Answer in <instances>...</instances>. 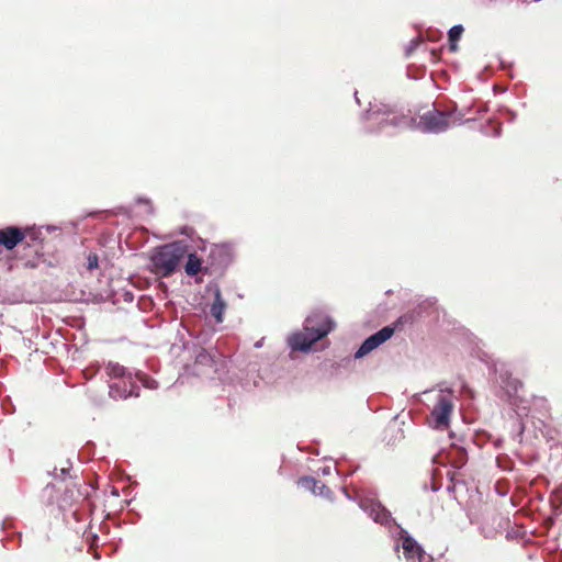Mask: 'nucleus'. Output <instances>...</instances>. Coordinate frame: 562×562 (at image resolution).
Returning a JSON list of instances; mask_svg holds the SVG:
<instances>
[{
	"label": "nucleus",
	"mask_w": 562,
	"mask_h": 562,
	"mask_svg": "<svg viewBox=\"0 0 562 562\" xmlns=\"http://www.w3.org/2000/svg\"><path fill=\"white\" fill-rule=\"evenodd\" d=\"M361 121L364 123L367 133L391 135L396 130L409 127L413 119L380 102L370 103L369 109L362 113Z\"/></svg>",
	"instance_id": "f257e3e1"
},
{
	"label": "nucleus",
	"mask_w": 562,
	"mask_h": 562,
	"mask_svg": "<svg viewBox=\"0 0 562 562\" xmlns=\"http://www.w3.org/2000/svg\"><path fill=\"white\" fill-rule=\"evenodd\" d=\"M335 327V322L318 313L305 318L303 330L288 337V345L293 351L308 352L312 346L326 337Z\"/></svg>",
	"instance_id": "f03ea898"
},
{
	"label": "nucleus",
	"mask_w": 562,
	"mask_h": 562,
	"mask_svg": "<svg viewBox=\"0 0 562 562\" xmlns=\"http://www.w3.org/2000/svg\"><path fill=\"white\" fill-rule=\"evenodd\" d=\"M184 255V247L180 243H170L156 247L150 257L151 271L161 277L173 274Z\"/></svg>",
	"instance_id": "7ed1b4c3"
},
{
	"label": "nucleus",
	"mask_w": 562,
	"mask_h": 562,
	"mask_svg": "<svg viewBox=\"0 0 562 562\" xmlns=\"http://www.w3.org/2000/svg\"><path fill=\"white\" fill-rule=\"evenodd\" d=\"M453 407L454 404L452 391L441 390L430 413L432 427L435 429L443 430L449 427L450 416L453 412Z\"/></svg>",
	"instance_id": "20e7f679"
},
{
	"label": "nucleus",
	"mask_w": 562,
	"mask_h": 562,
	"mask_svg": "<svg viewBox=\"0 0 562 562\" xmlns=\"http://www.w3.org/2000/svg\"><path fill=\"white\" fill-rule=\"evenodd\" d=\"M452 112L431 110L424 113L419 119L418 127L423 133L440 134L446 132L450 124L449 117Z\"/></svg>",
	"instance_id": "39448f33"
},
{
	"label": "nucleus",
	"mask_w": 562,
	"mask_h": 562,
	"mask_svg": "<svg viewBox=\"0 0 562 562\" xmlns=\"http://www.w3.org/2000/svg\"><path fill=\"white\" fill-rule=\"evenodd\" d=\"M359 506L372 518L374 522L385 527L396 525L391 512L383 506L381 502L374 499H362L360 501Z\"/></svg>",
	"instance_id": "423d86ee"
},
{
	"label": "nucleus",
	"mask_w": 562,
	"mask_h": 562,
	"mask_svg": "<svg viewBox=\"0 0 562 562\" xmlns=\"http://www.w3.org/2000/svg\"><path fill=\"white\" fill-rule=\"evenodd\" d=\"M394 335V328L391 326H384L380 330L375 331L374 334L370 335L368 338H366L360 347L355 352L353 357L355 359H361L378 347H380L382 344L387 341L392 336Z\"/></svg>",
	"instance_id": "0eeeda50"
},
{
	"label": "nucleus",
	"mask_w": 562,
	"mask_h": 562,
	"mask_svg": "<svg viewBox=\"0 0 562 562\" xmlns=\"http://www.w3.org/2000/svg\"><path fill=\"white\" fill-rule=\"evenodd\" d=\"M109 396L113 400H126L139 396V386L136 385L133 374L127 380H119L109 385Z\"/></svg>",
	"instance_id": "6e6552de"
},
{
	"label": "nucleus",
	"mask_w": 562,
	"mask_h": 562,
	"mask_svg": "<svg viewBox=\"0 0 562 562\" xmlns=\"http://www.w3.org/2000/svg\"><path fill=\"white\" fill-rule=\"evenodd\" d=\"M400 539L403 548V553L406 560L423 562L426 555L423 547L417 540L408 533L407 530L401 529Z\"/></svg>",
	"instance_id": "1a4fd4ad"
},
{
	"label": "nucleus",
	"mask_w": 562,
	"mask_h": 562,
	"mask_svg": "<svg viewBox=\"0 0 562 562\" xmlns=\"http://www.w3.org/2000/svg\"><path fill=\"white\" fill-rule=\"evenodd\" d=\"M497 373V380L504 392L505 400L510 402L516 396L518 389L521 386V382L518 379L513 378L512 372L502 364L495 369Z\"/></svg>",
	"instance_id": "9d476101"
},
{
	"label": "nucleus",
	"mask_w": 562,
	"mask_h": 562,
	"mask_svg": "<svg viewBox=\"0 0 562 562\" xmlns=\"http://www.w3.org/2000/svg\"><path fill=\"white\" fill-rule=\"evenodd\" d=\"M26 238V231L24 228L11 225L0 228V246L7 250L14 249Z\"/></svg>",
	"instance_id": "9b49d317"
},
{
	"label": "nucleus",
	"mask_w": 562,
	"mask_h": 562,
	"mask_svg": "<svg viewBox=\"0 0 562 562\" xmlns=\"http://www.w3.org/2000/svg\"><path fill=\"white\" fill-rule=\"evenodd\" d=\"M210 259L212 265H216L218 268L224 269L233 261L232 248L226 245L215 246L210 252Z\"/></svg>",
	"instance_id": "f8f14e48"
},
{
	"label": "nucleus",
	"mask_w": 562,
	"mask_h": 562,
	"mask_svg": "<svg viewBox=\"0 0 562 562\" xmlns=\"http://www.w3.org/2000/svg\"><path fill=\"white\" fill-rule=\"evenodd\" d=\"M227 307L225 300L222 296L221 290L218 288L214 291V300L210 305V314L215 318L216 323L223 322V315Z\"/></svg>",
	"instance_id": "ddd939ff"
},
{
	"label": "nucleus",
	"mask_w": 562,
	"mask_h": 562,
	"mask_svg": "<svg viewBox=\"0 0 562 562\" xmlns=\"http://www.w3.org/2000/svg\"><path fill=\"white\" fill-rule=\"evenodd\" d=\"M105 372L108 376L112 379L119 380H127L128 381V374H133L128 369L125 367L116 363V362H109L105 367Z\"/></svg>",
	"instance_id": "4468645a"
},
{
	"label": "nucleus",
	"mask_w": 562,
	"mask_h": 562,
	"mask_svg": "<svg viewBox=\"0 0 562 562\" xmlns=\"http://www.w3.org/2000/svg\"><path fill=\"white\" fill-rule=\"evenodd\" d=\"M201 270H202V259L195 252L189 254L186 265H184V272L189 277H194Z\"/></svg>",
	"instance_id": "2eb2a0df"
},
{
	"label": "nucleus",
	"mask_w": 562,
	"mask_h": 562,
	"mask_svg": "<svg viewBox=\"0 0 562 562\" xmlns=\"http://www.w3.org/2000/svg\"><path fill=\"white\" fill-rule=\"evenodd\" d=\"M133 376L136 381V385L140 383L144 387L149 390H156L158 387V382L142 371H136Z\"/></svg>",
	"instance_id": "dca6fc26"
},
{
	"label": "nucleus",
	"mask_w": 562,
	"mask_h": 562,
	"mask_svg": "<svg viewBox=\"0 0 562 562\" xmlns=\"http://www.w3.org/2000/svg\"><path fill=\"white\" fill-rule=\"evenodd\" d=\"M214 360L209 351L201 348L195 355V366L212 367Z\"/></svg>",
	"instance_id": "f3484780"
},
{
	"label": "nucleus",
	"mask_w": 562,
	"mask_h": 562,
	"mask_svg": "<svg viewBox=\"0 0 562 562\" xmlns=\"http://www.w3.org/2000/svg\"><path fill=\"white\" fill-rule=\"evenodd\" d=\"M297 483L300 486L307 491H311L315 495L316 487L319 484V481H317L313 476H303L299 480Z\"/></svg>",
	"instance_id": "a211bd4d"
},
{
	"label": "nucleus",
	"mask_w": 562,
	"mask_h": 562,
	"mask_svg": "<svg viewBox=\"0 0 562 562\" xmlns=\"http://www.w3.org/2000/svg\"><path fill=\"white\" fill-rule=\"evenodd\" d=\"M482 133L486 136L499 137L502 134V125H492V122L490 121L485 126L482 127Z\"/></svg>",
	"instance_id": "6ab92c4d"
},
{
	"label": "nucleus",
	"mask_w": 562,
	"mask_h": 562,
	"mask_svg": "<svg viewBox=\"0 0 562 562\" xmlns=\"http://www.w3.org/2000/svg\"><path fill=\"white\" fill-rule=\"evenodd\" d=\"M463 31H464V29H463V26L461 24L453 25L448 31V40H449V42H458L461 38Z\"/></svg>",
	"instance_id": "aec40b11"
},
{
	"label": "nucleus",
	"mask_w": 562,
	"mask_h": 562,
	"mask_svg": "<svg viewBox=\"0 0 562 562\" xmlns=\"http://www.w3.org/2000/svg\"><path fill=\"white\" fill-rule=\"evenodd\" d=\"M75 491L71 488H66L64 494L60 497V507L70 506L75 501Z\"/></svg>",
	"instance_id": "412c9836"
},
{
	"label": "nucleus",
	"mask_w": 562,
	"mask_h": 562,
	"mask_svg": "<svg viewBox=\"0 0 562 562\" xmlns=\"http://www.w3.org/2000/svg\"><path fill=\"white\" fill-rule=\"evenodd\" d=\"M315 495L330 498L333 495V492L326 484H324L323 482L319 481V484L316 487Z\"/></svg>",
	"instance_id": "4be33fe9"
},
{
	"label": "nucleus",
	"mask_w": 562,
	"mask_h": 562,
	"mask_svg": "<svg viewBox=\"0 0 562 562\" xmlns=\"http://www.w3.org/2000/svg\"><path fill=\"white\" fill-rule=\"evenodd\" d=\"M24 231H26V238L29 237L30 241L36 243V241L41 240V232L40 231H35L30 227L25 228Z\"/></svg>",
	"instance_id": "5701e85b"
},
{
	"label": "nucleus",
	"mask_w": 562,
	"mask_h": 562,
	"mask_svg": "<svg viewBox=\"0 0 562 562\" xmlns=\"http://www.w3.org/2000/svg\"><path fill=\"white\" fill-rule=\"evenodd\" d=\"M99 266V258L95 254H89L87 258V268L88 270L97 269Z\"/></svg>",
	"instance_id": "b1692460"
},
{
	"label": "nucleus",
	"mask_w": 562,
	"mask_h": 562,
	"mask_svg": "<svg viewBox=\"0 0 562 562\" xmlns=\"http://www.w3.org/2000/svg\"><path fill=\"white\" fill-rule=\"evenodd\" d=\"M419 38L412 40L405 48V55L408 57L419 45Z\"/></svg>",
	"instance_id": "393cba45"
},
{
	"label": "nucleus",
	"mask_w": 562,
	"mask_h": 562,
	"mask_svg": "<svg viewBox=\"0 0 562 562\" xmlns=\"http://www.w3.org/2000/svg\"><path fill=\"white\" fill-rule=\"evenodd\" d=\"M66 464H67L66 467H63V468L59 470V472H60V473H59V477H60L61 480H64V479L68 475L69 470H70V468H71V465H72L69 459L66 461Z\"/></svg>",
	"instance_id": "a878e982"
},
{
	"label": "nucleus",
	"mask_w": 562,
	"mask_h": 562,
	"mask_svg": "<svg viewBox=\"0 0 562 562\" xmlns=\"http://www.w3.org/2000/svg\"><path fill=\"white\" fill-rule=\"evenodd\" d=\"M136 202L138 204H142V203L146 204L148 206V213H153V207L150 205L149 199L139 196V198L136 199Z\"/></svg>",
	"instance_id": "bb28decb"
},
{
	"label": "nucleus",
	"mask_w": 562,
	"mask_h": 562,
	"mask_svg": "<svg viewBox=\"0 0 562 562\" xmlns=\"http://www.w3.org/2000/svg\"><path fill=\"white\" fill-rule=\"evenodd\" d=\"M517 427H518V430H517L516 438H517L519 441H521V437H522V434H524V431H525V426H524V424L519 420V422L517 423Z\"/></svg>",
	"instance_id": "cd10ccee"
},
{
	"label": "nucleus",
	"mask_w": 562,
	"mask_h": 562,
	"mask_svg": "<svg viewBox=\"0 0 562 562\" xmlns=\"http://www.w3.org/2000/svg\"><path fill=\"white\" fill-rule=\"evenodd\" d=\"M123 296H124V301L125 302H130L131 303L134 300V294L132 292H130V291H126Z\"/></svg>",
	"instance_id": "c85d7f7f"
},
{
	"label": "nucleus",
	"mask_w": 562,
	"mask_h": 562,
	"mask_svg": "<svg viewBox=\"0 0 562 562\" xmlns=\"http://www.w3.org/2000/svg\"><path fill=\"white\" fill-rule=\"evenodd\" d=\"M449 48L451 52H457L458 49V42H449Z\"/></svg>",
	"instance_id": "c756f323"
},
{
	"label": "nucleus",
	"mask_w": 562,
	"mask_h": 562,
	"mask_svg": "<svg viewBox=\"0 0 562 562\" xmlns=\"http://www.w3.org/2000/svg\"><path fill=\"white\" fill-rule=\"evenodd\" d=\"M322 473H323L324 475H328V474L330 473V468H329V467H324V468L322 469Z\"/></svg>",
	"instance_id": "7c9ffc66"
},
{
	"label": "nucleus",
	"mask_w": 562,
	"mask_h": 562,
	"mask_svg": "<svg viewBox=\"0 0 562 562\" xmlns=\"http://www.w3.org/2000/svg\"><path fill=\"white\" fill-rule=\"evenodd\" d=\"M49 474L53 475L54 477H59L57 468H55Z\"/></svg>",
	"instance_id": "2f4dec72"
},
{
	"label": "nucleus",
	"mask_w": 562,
	"mask_h": 562,
	"mask_svg": "<svg viewBox=\"0 0 562 562\" xmlns=\"http://www.w3.org/2000/svg\"><path fill=\"white\" fill-rule=\"evenodd\" d=\"M507 112H508V114L510 115V116H509V121H514V120H515V117H516V114H515L513 111H509V110H508Z\"/></svg>",
	"instance_id": "473e14b6"
},
{
	"label": "nucleus",
	"mask_w": 562,
	"mask_h": 562,
	"mask_svg": "<svg viewBox=\"0 0 562 562\" xmlns=\"http://www.w3.org/2000/svg\"><path fill=\"white\" fill-rule=\"evenodd\" d=\"M461 454H462V461H461V464L457 465L458 468H460L464 464L465 451H461Z\"/></svg>",
	"instance_id": "72a5a7b5"
},
{
	"label": "nucleus",
	"mask_w": 562,
	"mask_h": 562,
	"mask_svg": "<svg viewBox=\"0 0 562 562\" xmlns=\"http://www.w3.org/2000/svg\"><path fill=\"white\" fill-rule=\"evenodd\" d=\"M55 229H56V227H55V226H49V225H48V226H46V231H47V232H49V233H50V232H54Z\"/></svg>",
	"instance_id": "f704fd0d"
},
{
	"label": "nucleus",
	"mask_w": 562,
	"mask_h": 562,
	"mask_svg": "<svg viewBox=\"0 0 562 562\" xmlns=\"http://www.w3.org/2000/svg\"><path fill=\"white\" fill-rule=\"evenodd\" d=\"M25 266H26V267H31V268L36 267V265H35L34 262H31V261H27V262L25 263Z\"/></svg>",
	"instance_id": "c9c22d12"
},
{
	"label": "nucleus",
	"mask_w": 562,
	"mask_h": 562,
	"mask_svg": "<svg viewBox=\"0 0 562 562\" xmlns=\"http://www.w3.org/2000/svg\"><path fill=\"white\" fill-rule=\"evenodd\" d=\"M431 488H432L434 492H437L440 487L438 485H436V484H432Z\"/></svg>",
	"instance_id": "e433bc0d"
},
{
	"label": "nucleus",
	"mask_w": 562,
	"mask_h": 562,
	"mask_svg": "<svg viewBox=\"0 0 562 562\" xmlns=\"http://www.w3.org/2000/svg\"><path fill=\"white\" fill-rule=\"evenodd\" d=\"M355 99H356L357 103H360V101L358 99V92L357 91L355 92Z\"/></svg>",
	"instance_id": "4c0bfd02"
},
{
	"label": "nucleus",
	"mask_w": 562,
	"mask_h": 562,
	"mask_svg": "<svg viewBox=\"0 0 562 562\" xmlns=\"http://www.w3.org/2000/svg\"><path fill=\"white\" fill-rule=\"evenodd\" d=\"M344 492H345L346 497L351 499V496L348 494V492L346 490Z\"/></svg>",
	"instance_id": "58836bf2"
},
{
	"label": "nucleus",
	"mask_w": 562,
	"mask_h": 562,
	"mask_svg": "<svg viewBox=\"0 0 562 562\" xmlns=\"http://www.w3.org/2000/svg\"><path fill=\"white\" fill-rule=\"evenodd\" d=\"M485 111H486V109H481V110H479L477 112H479V113H483V112H485Z\"/></svg>",
	"instance_id": "ea45409f"
}]
</instances>
